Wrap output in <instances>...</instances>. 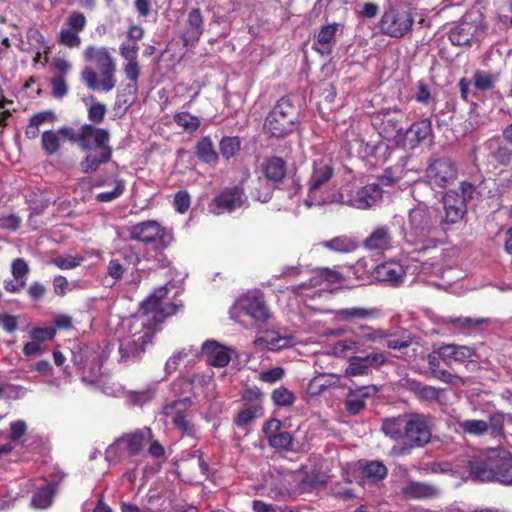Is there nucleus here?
<instances>
[{
  "mask_svg": "<svg viewBox=\"0 0 512 512\" xmlns=\"http://www.w3.org/2000/svg\"><path fill=\"white\" fill-rule=\"evenodd\" d=\"M11 271L15 280H26V276L29 272V267L24 259L16 258L12 262Z\"/></svg>",
  "mask_w": 512,
  "mask_h": 512,
  "instance_id": "obj_63",
  "label": "nucleus"
},
{
  "mask_svg": "<svg viewBox=\"0 0 512 512\" xmlns=\"http://www.w3.org/2000/svg\"><path fill=\"white\" fill-rule=\"evenodd\" d=\"M86 23L87 20L85 15L77 11L72 12L67 19V24L69 26L68 29H71L78 33L84 30V28L86 27Z\"/></svg>",
  "mask_w": 512,
  "mask_h": 512,
  "instance_id": "obj_62",
  "label": "nucleus"
},
{
  "mask_svg": "<svg viewBox=\"0 0 512 512\" xmlns=\"http://www.w3.org/2000/svg\"><path fill=\"white\" fill-rule=\"evenodd\" d=\"M457 176V167L449 157L433 159L425 170L426 183L433 189L447 187Z\"/></svg>",
  "mask_w": 512,
  "mask_h": 512,
  "instance_id": "obj_10",
  "label": "nucleus"
},
{
  "mask_svg": "<svg viewBox=\"0 0 512 512\" xmlns=\"http://www.w3.org/2000/svg\"><path fill=\"white\" fill-rule=\"evenodd\" d=\"M403 381V387L413 394L420 403L428 405H442L446 403L445 389L428 385L412 378H406Z\"/></svg>",
  "mask_w": 512,
  "mask_h": 512,
  "instance_id": "obj_14",
  "label": "nucleus"
},
{
  "mask_svg": "<svg viewBox=\"0 0 512 512\" xmlns=\"http://www.w3.org/2000/svg\"><path fill=\"white\" fill-rule=\"evenodd\" d=\"M322 245L329 250L339 253H349L357 248L356 241L345 235L337 236L331 240L325 241Z\"/></svg>",
  "mask_w": 512,
  "mask_h": 512,
  "instance_id": "obj_37",
  "label": "nucleus"
},
{
  "mask_svg": "<svg viewBox=\"0 0 512 512\" xmlns=\"http://www.w3.org/2000/svg\"><path fill=\"white\" fill-rule=\"evenodd\" d=\"M443 214L439 219L440 225L445 228L461 221L466 214L467 205L456 191H448L443 198Z\"/></svg>",
  "mask_w": 512,
  "mask_h": 512,
  "instance_id": "obj_15",
  "label": "nucleus"
},
{
  "mask_svg": "<svg viewBox=\"0 0 512 512\" xmlns=\"http://www.w3.org/2000/svg\"><path fill=\"white\" fill-rule=\"evenodd\" d=\"M437 355H439V357L449 365L451 360L460 363L472 361V358L475 355V350L470 346L447 344L439 347Z\"/></svg>",
  "mask_w": 512,
  "mask_h": 512,
  "instance_id": "obj_29",
  "label": "nucleus"
},
{
  "mask_svg": "<svg viewBox=\"0 0 512 512\" xmlns=\"http://www.w3.org/2000/svg\"><path fill=\"white\" fill-rule=\"evenodd\" d=\"M191 405L189 398L181 399L173 403L167 404L164 407V413L166 416L171 417L174 425L188 436L195 434L194 425L188 419L186 411Z\"/></svg>",
  "mask_w": 512,
  "mask_h": 512,
  "instance_id": "obj_17",
  "label": "nucleus"
},
{
  "mask_svg": "<svg viewBox=\"0 0 512 512\" xmlns=\"http://www.w3.org/2000/svg\"><path fill=\"white\" fill-rule=\"evenodd\" d=\"M125 190V183L123 180H117L116 186L112 191L101 192L96 195V200L99 202L107 203L112 202L119 198Z\"/></svg>",
  "mask_w": 512,
  "mask_h": 512,
  "instance_id": "obj_60",
  "label": "nucleus"
},
{
  "mask_svg": "<svg viewBox=\"0 0 512 512\" xmlns=\"http://www.w3.org/2000/svg\"><path fill=\"white\" fill-rule=\"evenodd\" d=\"M128 270V267L113 257L107 265L106 273L114 280V283H116L123 278L125 272Z\"/></svg>",
  "mask_w": 512,
  "mask_h": 512,
  "instance_id": "obj_57",
  "label": "nucleus"
},
{
  "mask_svg": "<svg viewBox=\"0 0 512 512\" xmlns=\"http://www.w3.org/2000/svg\"><path fill=\"white\" fill-rule=\"evenodd\" d=\"M415 22L412 9L403 6H390L381 16L378 23L380 32L391 38H402L407 35Z\"/></svg>",
  "mask_w": 512,
  "mask_h": 512,
  "instance_id": "obj_8",
  "label": "nucleus"
},
{
  "mask_svg": "<svg viewBox=\"0 0 512 512\" xmlns=\"http://www.w3.org/2000/svg\"><path fill=\"white\" fill-rule=\"evenodd\" d=\"M475 26L469 22H461L450 29L449 39L453 45H469L473 39Z\"/></svg>",
  "mask_w": 512,
  "mask_h": 512,
  "instance_id": "obj_34",
  "label": "nucleus"
},
{
  "mask_svg": "<svg viewBox=\"0 0 512 512\" xmlns=\"http://www.w3.org/2000/svg\"><path fill=\"white\" fill-rule=\"evenodd\" d=\"M459 428L466 434L482 436L488 432L487 421L467 419L458 422Z\"/></svg>",
  "mask_w": 512,
  "mask_h": 512,
  "instance_id": "obj_42",
  "label": "nucleus"
},
{
  "mask_svg": "<svg viewBox=\"0 0 512 512\" xmlns=\"http://www.w3.org/2000/svg\"><path fill=\"white\" fill-rule=\"evenodd\" d=\"M167 294V286H160L142 302L138 314L131 319L129 335L120 340V362L129 363L140 359L145 346L156 332V326L177 312L181 304L165 302Z\"/></svg>",
  "mask_w": 512,
  "mask_h": 512,
  "instance_id": "obj_1",
  "label": "nucleus"
},
{
  "mask_svg": "<svg viewBox=\"0 0 512 512\" xmlns=\"http://www.w3.org/2000/svg\"><path fill=\"white\" fill-rule=\"evenodd\" d=\"M402 130L400 121L396 115L386 114L382 120V133L385 137H391Z\"/></svg>",
  "mask_w": 512,
  "mask_h": 512,
  "instance_id": "obj_53",
  "label": "nucleus"
},
{
  "mask_svg": "<svg viewBox=\"0 0 512 512\" xmlns=\"http://www.w3.org/2000/svg\"><path fill=\"white\" fill-rule=\"evenodd\" d=\"M334 177V162L332 158L321 156L313 160L310 176L307 180V198L304 204L307 207L313 205L332 204V194L326 195L324 190Z\"/></svg>",
  "mask_w": 512,
  "mask_h": 512,
  "instance_id": "obj_6",
  "label": "nucleus"
},
{
  "mask_svg": "<svg viewBox=\"0 0 512 512\" xmlns=\"http://www.w3.org/2000/svg\"><path fill=\"white\" fill-rule=\"evenodd\" d=\"M474 85L480 91H487L494 87L498 81V75L485 71H476L473 75Z\"/></svg>",
  "mask_w": 512,
  "mask_h": 512,
  "instance_id": "obj_47",
  "label": "nucleus"
},
{
  "mask_svg": "<svg viewBox=\"0 0 512 512\" xmlns=\"http://www.w3.org/2000/svg\"><path fill=\"white\" fill-rule=\"evenodd\" d=\"M112 158V147L108 144L86 151V156L80 162V169L84 174L95 173L102 164L108 163Z\"/></svg>",
  "mask_w": 512,
  "mask_h": 512,
  "instance_id": "obj_24",
  "label": "nucleus"
},
{
  "mask_svg": "<svg viewBox=\"0 0 512 512\" xmlns=\"http://www.w3.org/2000/svg\"><path fill=\"white\" fill-rule=\"evenodd\" d=\"M432 135V123L429 118L413 123L406 131L411 147H415Z\"/></svg>",
  "mask_w": 512,
  "mask_h": 512,
  "instance_id": "obj_33",
  "label": "nucleus"
},
{
  "mask_svg": "<svg viewBox=\"0 0 512 512\" xmlns=\"http://www.w3.org/2000/svg\"><path fill=\"white\" fill-rule=\"evenodd\" d=\"M445 323L453 324L456 327L463 329H471L476 326L487 324V318H471V317H448L444 320Z\"/></svg>",
  "mask_w": 512,
  "mask_h": 512,
  "instance_id": "obj_50",
  "label": "nucleus"
},
{
  "mask_svg": "<svg viewBox=\"0 0 512 512\" xmlns=\"http://www.w3.org/2000/svg\"><path fill=\"white\" fill-rule=\"evenodd\" d=\"M505 414L501 412L493 413L489 416V421L487 422L488 431H490L492 436H501L503 435V426H504Z\"/></svg>",
  "mask_w": 512,
  "mask_h": 512,
  "instance_id": "obj_56",
  "label": "nucleus"
},
{
  "mask_svg": "<svg viewBox=\"0 0 512 512\" xmlns=\"http://www.w3.org/2000/svg\"><path fill=\"white\" fill-rule=\"evenodd\" d=\"M439 222L438 211L433 207L419 204L409 212V228L415 236H425Z\"/></svg>",
  "mask_w": 512,
  "mask_h": 512,
  "instance_id": "obj_13",
  "label": "nucleus"
},
{
  "mask_svg": "<svg viewBox=\"0 0 512 512\" xmlns=\"http://www.w3.org/2000/svg\"><path fill=\"white\" fill-rule=\"evenodd\" d=\"M247 201L243 188L239 186L228 187L218 193L208 204V210L214 215L231 213L242 207Z\"/></svg>",
  "mask_w": 512,
  "mask_h": 512,
  "instance_id": "obj_12",
  "label": "nucleus"
},
{
  "mask_svg": "<svg viewBox=\"0 0 512 512\" xmlns=\"http://www.w3.org/2000/svg\"><path fill=\"white\" fill-rule=\"evenodd\" d=\"M300 99L292 94L280 98L265 119L264 131L271 137L281 138L292 133L299 122Z\"/></svg>",
  "mask_w": 512,
  "mask_h": 512,
  "instance_id": "obj_5",
  "label": "nucleus"
},
{
  "mask_svg": "<svg viewBox=\"0 0 512 512\" xmlns=\"http://www.w3.org/2000/svg\"><path fill=\"white\" fill-rule=\"evenodd\" d=\"M294 344V338L290 335H280L277 331L268 330L263 336L254 340V345L259 349L270 351H280L291 347Z\"/></svg>",
  "mask_w": 512,
  "mask_h": 512,
  "instance_id": "obj_27",
  "label": "nucleus"
},
{
  "mask_svg": "<svg viewBox=\"0 0 512 512\" xmlns=\"http://www.w3.org/2000/svg\"><path fill=\"white\" fill-rule=\"evenodd\" d=\"M83 55L86 61L95 63L101 77L98 80L96 72L91 67H85L81 72V79L87 87L91 90L111 91L116 86V65L108 49L89 45L84 50Z\"/></svg>",
  "mask_w": 512,
  "mask_h": 512,
  "instance_id": "obj_4",
  "label": "nucleus"
},
{
  "mask_svg": "<svg viewBox=\"0 0 512 512\" xmlns=\"http://www.w3.org/2000/svg\"><path fill=\"white\" fill-rule=\"evenodd\" d=\"M361 473L370 483H378L387 476L388 469L382 461H365L361 464Z\"/></svg>",
  "mask_w": 512,
  "mask_h": 512,
  "instance_id": "obj_35",
  "label": "nucleus"
},
{
  "mask_svg": "<svg viewBox=\"0 0 512 512\" xmlns=\"http://www.w3.org/2000/svg\"><path fill=\"white\" fill-rule=\"evenodd\" d=\"M189 354H193V355H198V351L197 350H194L192 348H189V349H182L181 351L173 354L166 362L165 364V370L168 374L174 372L180 361L187 357Z\"/></svg>",
  "mask_w": 512,
  "mask_h": 512,
  "instance_id": "obj_55",
  "label": "nucleus"
},
{
  "mask_svg": "<svg viewBox=\"0 0 512 512\" xmlns=\"http://www.w3.org/2000/svg\"><path fill=\"white\" fill-rule=\"evenodd\" d=\"M204 31V18L199 8H193L187 14L182 40L185 46L195 45Z\"/></svg>",
  "mask_w": 512,
  "mask_h": 512,
  "instance_id": "obj_21",
  "label": "nucleus"
},
{
  "mask_svg": "<svg viewBox=\"0 0 512 512\" xmlns=\"http://www.w3.org/2000/svg\"><path fill=\"white\" fill-rule=\"evenodd\" d=\"M56 490V483H49L46 486L38 489L32 497L31 505L39 509L48 508L52 504Z\"/></svg>",
  "mask_w": 512,
  "mask_h": 512,
  "instance_id": "obj_36",
  "label": "nucleus"
},
{
  "mask_svg": "<svg viewBox=\"0 0 512 512\" xmlns=\"http://www.w3.org/2000/svg\"><path fill=\"white\" fill-rule=\"evenodd\" d=\"M467 467L475 481H495L512 486V455L505 449L493 448L474 455Z\"/></svg>",
  "mask_w": 512,
  "mask_h": 512,
  "instance_id": "obj_3",
  "label": "nucleus"
},
{
  "mask_svg": "<svg viewBox=\"0 0 512 512\" xmlns=\"http://www.w3.org/2000/svg\"><path fill=\"white\" fill-rule=\"evenodd\" d=\"M109 140L110 133L106 129L97 128L92 124H84L80 127V148L85 152L108 145Z\"/></svg>",
  "mask_w": 512,
  "mask_h": 512,
  "instance_id": "obj_20",
  "label": "nucleus"
},
{
  "mask_svg": "<svg viewBox=\"0 0 512 512\" xmlns=\"http://www.w3.org/2000/svg\"><path fill=\"white\" fill-rule=\"evenodd\" d=\"M58 42L69 48H77L81 44V38L78 32L68 28H63L59 32Z\"/></svg>",
  "mask_w": 512,
  "mask_h": 512,
  "instance_id": "obj_51",
  "label": "nucleus"
},
{
  "mask_svg": "<svg viewBox=\"0 0 512 512\" xmlns=\"http://www.w3.org/2000/svg\"><path fill=\"white\" fill-rule=\"evenodd\" d=\"M83 261V257L78 256H58L51 259V263L62 270L73 269L79 266Z\"/></svg>",
  "mask_w": 512,
  "mask_h": 512,
  "instance_id": "obj_58",
  "label": "nucleus"
},
{
  "mask_svg": "<svg viewBox=\"0 0 512 512\" xmlns=\"http://www.w3.org/2000/svg\"><path fill=\"white\" fill-rule=\"evenodd\" d=\"M491 155L495 161L503 166H508L512 161V150L506 146L499 145L491 152Z\"/></svg>",
  "mask_w": 512,
  "mask_h": 512,
  "instance_id": "obj_64",
  "label": "nucleus"
},
{
  "mask_svg": "<svg viewBox=\"0 0 512 512\" xmlns=\"http://www.w3.org/2000/svg\"><path fill=\"white\" fill-rule=\"evenodd\" d=\"M404 496L412 499L433 498L437 495V488L433 485L410 481L401 489Z\"/></svg>",
  "mask_w": 512,
  "mask_h": 512,
  "instance_id": "obj_31",
  "label": "nucleus"
},
{
  "mask_svg": "<svg viewBox=\"0 0 512 512\" xmlns=\"http://www.w3.org/2000/svg\"><path fill=\"white\" fill-rule=\"evenodd\" d=\"M130 238L146 244H155L157 250H164L171 237L164 227L154 220H148L130 228Z\"/></svg>",
  "mask_w": 512,
  "mask_h": 512,
  "instance_id": "obj_11",
  "label": "nucleus"
},
{
  "mask_svg": "<svg viewBox=\"0 0 512 512\" xmlns=\"http://www.w3.org/2000/svg\"><path fill=\"white\" fill-rule=\"evenodd\" d=\"M285 370L282 367H274L269 370H263L259 373L258 378L260 381L267 384H274L283 379Z\"/></svg>",
  "mask_w": 512,
  "mask_h": 512,
  "instance_id": "obj_59",
  "label": "nucleus"
},
{
  "mask_svg": "<svg viewBox=\"0 0 512 512\" xmlns=\"http://www.w3.org/2000/svg\"><path fill=\"white\" fill-rule=\"evenodd\" d=\"M262 171L268 181L280 183L286 176L287 163L281 157L272 156L263 162Z\"/></svg>",
  "mask_w": 512,
  "mask_h": 512,
  "instance_id": "obj_30",
  "label": "nucleus"
},
{
  "mask_svg": "<svg viewBox=\"0 0 512 512\" xmlns=\"http://www.w3.org/2000/svg\"><path fill=\"white\" fill-rule=\"evenodd\" d=\"M123 265L128 267L129 269H134L140 262L139 255L135 252V250L130 247H123L120 249L114 257Z\"/></svg>",
  "mask_w": 512,
  "mask_h": 512,
  "instance_id": "obj_48",
  "label": "nucleus"
},
{
  "mask_svg": "<svg viewBox=\"0 0 512 512\" xmlns=\"http://www.w3.org/2000/svg\"><path fill=\"white\" fill-rule=\"evenodd\" d=\"M354 333L356 337L367 342H377L389 336L386 331L373 328L366 324H359L358 329H356Z\"/></svg>",
  "mask_w": 512,
  "mask_h": 512,
  "instance_id": "obj_39",
  "label": "nucleus"
},
{
  "mask_svg": "<svg viewBox=\"0 0 512 512\" xmlns=\"http://www.w3.org/2000/svg\"><path fill=\"white\" fill-rule=\"evenodd\" d=\"M383 190L379 184L371 183L362 187L346 185L332 194L331 203L346 204L357 209H367L382 199Z\"/></svg>",
  "mask_w": 512,
  "mask_h": 512,
  "instance_id": "obj_7",
  "label": "nucleus"
},
{
  "mask_svg": "<svg viewBox=\"0 0 512 512\" xmlns=\"http://www.w3.org/2000/svg\"><path fill=\"white\" fill-rule=\"evenodd\" d=\"M282 422L272 418L266 421L262 427V432L268 439L270 447L276 450L292 451L293 438L289 432L281 431Z\"/></svg>",
  "mask_w": 512,
  "mask_h": 512,
  "instance_id": "obj_16",
  "label": "nucleus"
},
{
  "mask_svg": "<svg viewBox=\"0 0 512 512\" xmlns=\"http://www.w3.org/2000/svg\"><path fill=\"white\" fill-rule=\"evenodd\" d=\"M239 305L244 315L253 319L255 323L265 324L272 318V313L261 294L246 296L241 299Z\"/></svg>",
  "mask_w": 512,
  "mask_h": 512,
  "instance_id": "obj_18",
  "label": "nucleus"
},
{
  "mask_svg": "<svg viewBox=\"0 0 512 512\" xmlns=\"http://www.w3.org/2000/svg\"><path fill=\"white\" fill-rule=\"evenodd\" d=\"M240 147L241 141L240 138L237 136L223 137L219 144L220 153L226 159L234 157L239 152Z\"/></svg>",
  "mask_w": 512,
  "mask_h": 512,
  "instance_id": "obj_44",
  "label": "nucleus"
},
{
  "mask_svg": "<svg viewBox=\"0 0 512 512\" xmlns=\"http://www.w3.org/2000/svg\"><path fill=\"white\" fill-rule=\"evenodd\" d=\"M378 276L393 286H398L403 282L405 270L402 265L396 262L385 263L377 268Z\"/></svg>",
  "mask_w": 512,
  "mask_h": 512,
  "instance_id": "obj_32",
  "label": "nucleus"
},
{
  "mask_svg": "<svg viewBox=\"0 0 512 512\" xmlns=\"http://www.w3.org/2000/svg\"><path fill=\"white\" fill-rule=\"evenodd\" d=\"M174 122L185 131L193 133L200 127V119L188 112L176 113L173 117Z\"/></svg>",
  "mask_w": 512,
  "mask_h": 512,
  "instance_id": "obj_43",
  "label": "nucleus"
},
{
  "mask_svg": "<svg viewBox=\"0 0 512 512\" xmlns=\"http://www.w3.org/2000/svg\"><path fill=\"white\" fill-rule=\"evenodd\" d=\"M196 153L198 158L206 163H215L218 159L213 142L209 137H204L198 142Z\"/></svg>",
  "mask_w": 512,
  "mask_h": 512,
  "instance_id": "obj_41",
  "label": "nucleus"
},
{
  "mask_svg": "<svg viewBox=\"0 0 512 512\" xmlns=\"http://www.w3.org/2000/svg\"><path fill=\"white\" fill-rule=\"evenodd\" d=\"M231 352L232 350L215 340H206L201 346V354L206 357L207 363L214 367L228 365Z\"/></svg>",
  "mask_w": 512,
  "mask_h": 512,
  "instance_id": "obj_22",
  "label": "nucleus"
},
{
  "mask_svg": "<svg viewBox=\"0 0 512 512\" xmlns=\"http://www.w3.org/2000/svg\"><path fill=\"white\" fill-rule=\"evenodd\" d=\"M154 397V390L153 389H145L141 391H130L127 394L128 401L137 406H142L145 403L151 401Z\"/></svg>",
  "mask_w": 512,
  "mask_h": 512,
  "instance_id": "obj_54",
  "label": "nucleus"
},
{
  "mask_svg": "<svg viewBox=\"0 0 512 512\" xmlns=\"http://www.w3.org/2000/svg\"><path fill=\"white\" fill-rule=\"evenodd\" d=\"M340 31L339 23H332L321 26L315 35L314 49L321 54H329L336 44L337 33Z\"/></svg>",
  "mask_w": 512,
  "mask_h": 512,
  "instance_id": "obj_28",
  "label": "nucleus"
},
{
  "mask_svg": "<svg viewBox=\"0 0 512 512\" xmlns=\"http://www.w3.org/2000/svg\"><path fill=\"white\" fill-rule=\"evenodd\" d=\"M345 373L347 376H368L372 374L359 355L351 356L348 359Z\"/></svg>",
  "mask_w": 512,
  "mask_h": 512,
  "instance_id": "obj_46",
  "label": "nucleus"
},
{
  "mask_svg": "<svg viewBox=\"0 0 512 512\" xmlns=\"http://www.w3.org/2000/svg\"><path fill=\"white\" fill-rule=\"evenodd\" d=\"M336 315L339 320L352 323L358 329L359 324L376 319L379 316V311L376 308L349 307L337 310Z\"/></svg>",
  "mask_w": 512,
  "mask_h": 512,
  "instance_id": "obj_26",
  "label": "nucleus"
},
{
  "mask_svg": "<svg viewBox=\"0 0 512 512\" xmlns=\"http://www.w3.org/2000/svg\"><path fill=\"white\" fill-rule=\"evenodd\" d=\"M271 398L273 403L278 407L291 406L295 401L294 394L284 386H280L273 390Z\"/></svg>",
  "mask_w": 512,
  "mask_h": 512,
  "instance_id": "obj_49",
  "label": "nucleus"
},
{
  "mask_svg": "<svg viewBox=\"0 0 512 512\" xmlns=\"http://www.w3.org/2000/svg\"><path fill=\"white\" fill-rule=\"evenodd\" d=\"M433 417L428 414L409 412L384 419L381 430L389 438L403 441L399 455H407L412 449L425 447L432 438Z\"/></svg>",
  "mask_w": 512,
  "mask_h": 512,
  "instance_id": "obj_2",
  "label": "nucleus"
},
{
  "mask_svg": "<svg viewBox=\"0 0 512 512\" xmlns=\"http://www.w3.org/2000/svg\"><path fill=\"white\" fill-rule=\"evenodd\" d=\"M152 437L151 430L145 428L117 438L105 451L108 462H118L126 456L138 455L145 442Z\"/></svg>",
  "mask_w": 512,
  "mask_h": 512,
  "instance_id": "obj_9",
  "label": "nucleus"
},
{
  "mask_svg": "<svg viewBox=\"0 0 512 512\" xmlns=\"http://www.w3.org/2000/svg\"><path fill=\"white\" fill-rule=\"evenodd\" d=\"M124 72L127 77L131 81L126 87L125 91H128L130 95H136L138 91L137 81L140 74V69L138 65V61L136 62H127L124 66Z\"/></svg>",
  "mask_w": 512,
  "mask_h": 512,
  "instance_id": "obj_45",
  "label": "nucleus"
},
{
  "mask_svg": "<svg viewBox=\"0 0 512 512\" xmlns=\"http://www.w3.org/2000/svg\"><path fill=\"white\" fill-rule=\"evenodd\" d=\"M365 249L380 254L392 246V232L388 226L376 227L364 240Z\"/></svg>",
  "mask_w": 512,
  "mask_h": 512,
  "instance_id": "obj_25",
  "label": "nucleus"
},
{
  "mask_svg": "<svg viewBox=\"0 0 512 512\" xmlns=\"http://www.w3.org/2000/svg\"><path fill=\"white\" fill-rule=\"evenodd\" d=\"M379 392L375 385L359 386L349 389L344 402L345 409L350 415H357L366 407V401L373 398Z\"/></svg>",
  "mask_w": 512,
  "mask_h": 512,
  "instance_id": "obj_19",
  "label": "nucleus"
},
{
  "mask_svg": "<svg viewBox=\"0 0 512 512\" xmlns=\"http://www.w3.org/2000/svg\"><path fill=\"white\" fill-rule=\"evenodd\" d=\"M273 190L274 187L271 184L258 180L257 186H255L252 191V196L256 200L266 203L271 200Z\"/></svg>",
  "mask_w": 512,
  "mask_h": 512,
  "instance_id": "obj_52",
  "label": "nucleus"
},
{
  "mask_svg": "<svg viewBox=\"0 0 512 512\" xmlns=\"http://www.w3.org/2000/svg\"><path fill=\"white\" fill-rule=\"evenodd\" d=\"M41 146L47 155L57 153L61 147V135L59 130H48L42 133Z\"/></svg>",
  "mask_w": 512,
  "mask_h": 512,
  "instance_id": "obj_38",
  "label": "nucleus"
},
{
  "mask_svg": "<svg viewBox=\"0 0 512 512\" xmlns=\"http://www.w3.org/2000/svg\"><path fill=\"white\" fill-rule=\"evenodd\" d=\"M454 117V105L447 102L445 108L435 114L438 128L448 126Z\"/></svg>",
  "mask_w": 512,
  "mask_h": 512,
  "instance_id": "obj_61",
  "label": "nucleus"
},
{
  "mask_svg": "<svg viewBox=\"0 0 512 512\" xmlns=\"http://www.w3.org/2000/svg\"><path fill=\"white\" fill-rule=\"evenodd\" d=\"M359 356L362 357L363 362L371 372H373V370H379L388 363L386 354L378 349H373L368 353L361 352Z\"/></svg>",
  "mask_w": 512,
  "mask_h": 512,
  "instance_id": "obj_40",
  "label": "nucleus"
},
{
  "mask_svg": "<svg viewBox=\"0 0 512 512\" xmlns=\"http://www.w3.org/2000/svg\"><path fill=\"white\" fill-rule=\"evenodd\" d=\"M245 399L251 401V403L242 409L235 417L234 423L238 427H245L263 414L261 393L259 391L249 390Z\"/></svg>",
  "mask_w": 512,
  "mask_h": 512,
  "instance_id": "obj_23",
  "label": "nucleus"
}]
</instances>
